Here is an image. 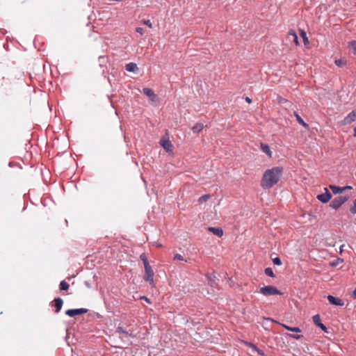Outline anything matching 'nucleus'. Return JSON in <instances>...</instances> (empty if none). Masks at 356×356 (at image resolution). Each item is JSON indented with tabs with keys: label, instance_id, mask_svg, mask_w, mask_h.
I'll list each match as a JSON object with an SVG mask.
<instances>
[{
	"label": "nucleus",
	"instance_id": "obj_20",
	"mask_svg": "<svg viewBox=\"0 0 356 356\" xmlns=\"http://www.w3.org/2000/svg\"><path fill=\"white\" fill-rule=\"evenodd\" d=\"M204 127L203 124L202 123H196L193 127L192 131L193 133H199L202 130Z\"/></svg>",
	"mask_w": 356,
	"mask_h": 356
},
{
	"label": "nucleus",
	"instance_id": "obj_34",
	"mask_svg": "<svg viewBox=\"0 0 356 356\" xmlns=\"http://www.w3.org/2000/svg\"><path fill=\"white\" fill-rule=\"evenodd\" d=\"M174 259L182 261V260H184V257L179 254H176L174 257Z\"/></svg>",
	"mask_w": 356,
	"mask_h": 356
},
{
	"label": "nucleus",
	"instance_id": "obj_10",
	"mask_svg": "<svg viewBox=\"0 0 356 356\" xmlns=\"http://www.w3.org/2000/svg\"><path fill=\"white\" fill-rule=\"evenodd\" d=\"M51 306L55 307V312L58 313L61 310L63 305V299L60 298H55Z\"/></svg>",
	"mask_w": 356,
	"mask_h": 356
},
{
	"label": "nucleus",
	"instance_id": "obj_3",
	"mask_svg": "<svg viewBox=\"0 0 356 356\" xmlns=\"http://www.w3.org/2000/svg\"><path fill=\"white\" fill-rule=\"evenodd\" d=\"M348 200V196H338L331 201L330 207L332 209L337 210L343 204L347 202Z\"/></svg>",
	"mask_w": 356,
	"mask_h": 356
},
{
	"label": "nucleus",
	"instance_id": "obj_31",
	"mask_svg": "<svg viewBox=\"0 0 356 356\" xmlns=\"http://www.w3.org/2000/svg\"><path fill=\"white\" fill-rule=\"evenodd\" d=\"M209 197H210V195H204L201 196V197L199 198V202H205V201H207L208 199H209Z\"/></svg>",
	"mask_w": 356,
	"mask_h": 356
},
{
	"label": "nucleus",
	"instance_id": "obj_7",
	"mask_svg": "<svg viewBox=\"0 0 356 356\" xmlns=\"http://www.w3.org/2000/svg\"><path fill=\"white\" fill-rule=\"evenodd\" d=\"M356 120V111H353L341 122L343 125H348Z\"/></svg>",
	"mask_w": 356,
	"mask_h": 356
},
{
	"label": "nucleus",
	"instance_id": "obj_16",
	"mask_svg": "<svg viewBox=\"0 0 356 356\" xmlns=\"http://www.w3.org/2000/svg\"><path fill=\"white\" fill-rule=\"evenodd\" d=\"M293 115L297 120V122L301 124L302 127H304L306 129H309V124L307 123H306L303 120L302 118L299 115V114L294 111L293 113Z\"/></svg>",
	"mask_w": 356,
	"mask_h": 356
},
{
	"label": "nucleus",
	"instance_id": "obj_21",
	"mask_svg": "<svg viewBox=\"0 0 356 356\" xmlns=\"http://www.w3.org/2000/svg\"><path fill=\"white\" fill-rule=\"evenodd\" d=\"M289 37L291 36L292 38V40H293V42L296 45L299 44L298 35H297L296 33L294 31H289Z\"/></svg>",
	"mask_w": 356,
	"mask_h": 356
},
{
	"label": "nucleus",
	"instance_id": "obj_9",
	"mask_svg": "<svg viewBox=\"0 0 356 356\" xmlns=\"http://www.w3.org/2000/svg\"><path fill=\"white\" fill-rule=\"evenodd\" d=\"M312 319H313V322L314 323V324L316 326H318L319 328H321L325 332H328L327 327L323 323H321V318L318 314L314 315L313 316Z\"/></svg>",
	"mask_w": 356,
	"mask_h": 356
},
{
	"label": "nucleus",
	"instance_id": "obj_12",
	"mask_svg": "<svg viewBox=\"0 0 356 356\" xmlns=\"http://www.w3.org/2000/svg\"><path fill=\"white\" fill-rule=\"evenodd\" d=\"M271 321H273V322H275L277 323H278L279 325H280L282 327H283L285 330H288V331H290V332H296V333H299L301 332V330L298 327H290V326H288L286 324H284V323H280L276 321H274L273 319H270Z\"/></svg>",
	"mask_w": 356,
	"mask_h": 356
},
{
	"label": "nucleus",
	"instance_id": "obj_28",
	"mask_svg": "<svg viewBox=\"0 0 356 356\" xmlns=\"http://www.w3.org/2000/svg\"><path fill=\"white\" fill-rule=\"evenodd\" d=\"M334 63L339 67H342V66L345 65V64H346V61L342 59L335 60Z\"/></svg>",
	"mask_w": 356,
	"mask_h": 356
},
{
	"label": "nucleus",
	"instance_id": "obj_29",
	"mask_svg": "<svg viewBox=\"0 0 356 356\" xmlns=\"http://www.w3.org/2000/svg\"><path fill=\"white\" fill-rule=\"evenodd\" d=\"M251 346L257 352L258 354H259L261 356H266L265 355V353H264V351L260 350L259 348H258L256 346H254V344H252V343H251Z\"/></svg>",
	"mask_w": 356,
	"mask_h": 356
},
{
	"label": "nucleus",
	"instance_id": "obj_5",
	"mask_svg": "<svg viewBox=\"0 0 356 356\" xmlns=\"http://www.w3.org/2000/svg\"><path fill=\"white\" fill-rule=\"evenodd\" d=\"M88 311V309L86 308L70 309L65 312V314L70 317H74L78 315L86 314Z\"/></svg>",
	"mask_w": 356,
	"mask_h": 356
},
{
	"label": "nucleus",
	"instance_id": "obj_15",
	"mask_svg": "<svg viewBox=\"0 0 356 356\" xmlns=\"http://www.w3.org/2000/svg\"><path fill=\"white\" fill-rule=\"evenodd\" d=\"M209 231L210 232H211L212 234L218 236H222V234H223V231L221 228L220 227H210L208 228Z\"/></svg>",
	"mask_w": 356,
	"mask_h": 356
},
{
	"label": "nucleus",
	"instance_id": "obj_35",
	"mask_svg": "<svg viewBox=\"0 0 356 356\" xmlns=\"http://www.w3.org/2000/svg\"><path fill=\"white\" fill-rule=\"evenodd\" d=\"M300 35L303 38L305 42L308 41V38L307 37V34L304 31H301Z\"/></svg>",
	"mask_w": 356,
	"mask_h": 356
},
{
	"label": "nucleus",
	"instance_id": "obj_2",
	"mask_svg": "<svg viewBox=\"0 0 356 356\" xmlns=\"http://www.w3.org/2000/svg\"><path fill=\"white\" fill-rule=\"evenodd\" d=\"M259 293H261L264 296L282 295V293L280 290H278L275 286L270 285L261 287L259 289Z\"/></svg>",
	"mask_w": 356,
	"mask_h": 356
},
{
	"label": "nucleus",
	"instance_id": "obj_36",
	"mask_svg": "<svg viewBox=\"0 0 356 356\" xmlns=\"http://www.w3.org/2000/svg\"><path fill=\"white\" fill-rule=\"evenodd\" d=\"M143 24L148 26L149 27H152V22L149 19H144Z\"/></svg>",
	"mask_w": 356,
	"mask_h": 356
},
{
	"label": "nucleus",
	"instance_id": "obj_11",
	"mask_svg": "<svg viewBox=\"0 0 356 356\" xmlns=\"http://www.w3.org/2000/svg\"><path fill=\"white\" fill-rule=\"evenodd\" d=\"M160 145L166 152H171L172 150V145L168 139H161Z\"/></svg>",
	"mask_w": 356,
	"mask_h": 356
},
{
	"label": "nucleus",
	"instance_id": "obj_22",
	"mask_svg": "<svg viewBox=\"0 0 356 356\" xmlns=\"http://www.w3.org/2000/svg\"><path fill=\"white\" fill-rule=\"evenodd\" d=\"M69 287H70V285L65 280H63L60 282V284H59L60 290L67 291V290H68Z\"/></svg>",
	"mask_w": 356,
	"mask_h": 356
},
{
	"label": "nucleus",
	"instance_id": "obj_26",
	"mask_svg": "<svg viewBox=\"0 0 356 356\" xmlns=\"http://www.w3.org/2000/svg\"><path fill=\"white\" fill-rule=\"evenodd\" d=\"M115 332L116 333H118V334H120V333H123V334H129V331H127V330H125L124 328H123L121 326H118L117 328H116V330H115Z\"/></svg>",
	"mask_w": 356,
	"mask_h": 356
},
{
	"label": "nucleus",
	"instance_id": "obj_42",
	"mask_svg": "<svg viewBox=\"0 0 356 356\" xmlns=\"http://www.w3.org/2000/svg\"><path fill=\"white\" fill-rule=\"evenodd\" d=\"M125 334L126 335H129V336H130L131 337H135V335L131 332H129V334Z\"/></svg>",
	"mask_w": 356,
	"mask_h": 356
},
{
	"label": "nucleus",
	"instance_id": "obj_17",
	"mask_svg": "<svg viewBox=\"0 0 356 356\" xmlns=\"http://www.w3.org/2000/svg\"><path fill=\"white\" fill-rule=\"evenodd\" d=\"M125 70L129 72H134L138 70V67L134 63H129L126 64Z\"/></svg>",
	"mask_w": 356,
	"mask_h": 356
},
{
	"label": "nucleus",
	"instance_id": "obj_18",
	"mask_svg": "<svg viewBox=\"0 0 356 356\" xmlns=\"http://www.w3.org/2000/svg\"><path fill=\"white\" fill-rule=\"evenodd\" d=\"M261 149L263 152L266 154L270 158L272 157V152L267 144L261 143Z\"/></svg>",
	"mask_w": 356,
	"mask_h": 356
},
{
	"label": "nucleus",
	"instance_id": "obj_40",
	"mask_svg": "<svg viewBox=\"0 0 356 356\" xmlns=\"http://www.w3.org/2000/svg\"><path fill=\"white\" fill-rule=\"evenodd\" d=\"M338 264V261H332L330 265L332 266H336Z\"/></svg>",
	"mask_w": 356,
	"mask_h": 356
},
{
	"label": "nucleus",
	"instance_id": "obj_38",
	"mask_svg": "<svg viewBox=\"0 0 356 356\" xmlns=\"http://www.w3.org/2000/svg\"><path fill=\"white\" fill-rule=\"evenodd\" d=\"M352 298L353 299H356V288L353 290V293H352Z\"/></svg>",
	"mask_w": 356,
	"mask_h": 356
},
{
	"label": "nucleus",
	"instance_id": "obj_43",
	"mask_svg": "<svg viewBox=\"0 0 356 356\" xmlns=\"http://www.w3.org/2000/svg\"><path fill=\"white\" fill-rule=\"evenodd\" d=\"M353 131H354V135L356 136V127H354Z\"/></svg>",
	"mask_w": 356,
	"mask_h": 356
},
{
	"label": "nucleus",
	"instance_id": "obj_32",
	"mask_svg": "<svg viewBox=\"0 0 356 356\" xmlns=\"http://www.w3.org/2000/svg\"><path fill=\"white\" fill-rule=\"evenodd\" d=\"M289 337L292 339H297V340H299L303 337L302 335H299V334H289Z\"/></svg>",
	"mask_w": 356,
	"mask_h": 356
},
{
	"label": "nucleus",
	"instance_id": "obj_37",
	"mask_svg": "<svg viewBox=\"0 0 356 356\" xmlns=\"http://www.w3.org/2000/svg\"><path fill=\"white\" fill-rule=\"evenodd\" d=\"M140 299H141V300H145V301H146L147 303H151V301L149 300V299L147 297L145 296H141V297H140Z\"/></svg>",
	"mask_w": 356,
	"mask_h": 356
},
{
	"label": "nucleus",
	"instance_id": "obj_24",
	"mask_svg": "<svg viewBox=\"0 0 356 356\" xmlns=\"http://www.w3.org/2000/svg\"><path fill=\"white\" fill-rule=\"evenodd\" d=\"M140 259L143 261L144 266H147L149 264L145 253L140 255Z\"/></svg>",
	"mask_w": 356,
	"mask_h": 356
},
{
	"label": "nucleus",
	"instance_id": "obj_4",
	"mask_svg": "<svg viewBox=\"0 0 356 356\" xmlns=\"http://www.w3.org/2000/svg\"><path fill=\"white\" fill-rule=\"evenodd\" d=\"M145 268V275H144V280L147 282H148L150 284H152L154 283V271L149 265V264L147 266H144Z\"/></svg>",
	"mask_w": 356,
	"mask_h": 356
},
{
	"label": "nucleus",
	"instance_id": "obj_6",
	"mask_svg": "<svg viewBox=\"0 0 356 356\" xmlns=\"http://www.w3.org/2000/svg\"><path fill=\"white\" fill-rule=\"evenodd\" d=\"M325 193L317 195V199L322 203L328 202L332 198V194L329 192L327 188H324Z\"/></svg>",
	"mask_w": 356,
	"mask_h": 356
},
{
	"label": "nucleus",
	"instance_id": "obj_30",
	"mask_svg": "<svg viewBox=\"0 0 356 356\" xmlns=\"http://www.w3.org/2000/svg\"><path fill=\"white\" fill-rule=\"evenodd\" d=\"M352 214H356V199L353 201V206L350 208Z\"/></svg>",
	"mask_w": 356,
	"mask_h": 356
},
{
	"label": "nucleus",
	"instance_id": "obj_33",
	"mask_svg": "<svg viewBox=\"0 0 356 356\" xmlns=\"http://www.w3.org/2000/svg\"><path fill=\"white\" fill-rule=\"evenodd\" d=\"M136 31L139 33L140 35H143L144 34V29L142 27H137L136 29Z\"/></svg>",
	"mask_w": 356,
	"mask_h": 356
},
{
	"label": "nucleus",
	"instance_id": "obj_13",
	"mask_svg": "<svg viewBox=\"0 0 356 356\" xmlns=\"http://www.w3.org/2000/svg\"><path fill=\"white\" fill-rule=\"evenodd\" d=\"M143 92L146 96L149 97L150 99L154 102L156 99V95L154 94V91L149 88H143Z\"/></svg>",
	"mask_w": 356,
	"mask_h": 356
},
{
	"label": "nucleus",
	"instance_id": "obj_25",
	"mask_svg": "<svg viewBox=\"0 0 356 356\" xmlns=\"http://www.w3.org/2000/svg\"><path fill=\"white\" fill-rule=\"evenodd\" d=\"M349 47L353 50L354 54L356 55V41L353 40L349 42Z\"/></svg>",
	"mask_w": 356,
	"mask_h": 356
},
{
	"label": "nucleus",
	"instance_id": "obj_39",
	"mask_svg": "<svg viewBox=\"0 0 356 356\" xmlns=\"http://www.w3.org/2000/svg\"><path fill=\"white\" fill-rule=\"evenodd\" d=\"M343 188L344 189V191H345L348 190V189H352L353 187L350 186H346L343 187Z\"/></svg>",
	"mask_w": 356,
	"mask_h": 356
},
{
	"label": "nucleus",
	"instance_id": "obj_8",
	"mask_svg": "<svg viewBox=\"0 0 356 356\" xmlns=\"http://www.w3.org/2000/svg\"><path fill=\"white\" fill-rule=\"evenodd\" d=\"M327 299L330 304L336 305V306H340L342 307L344 305V301L339 298H336L332 295H328L327 296Z\"/></svg>",
	"mask_w": 356,
	"mask_h": 356
},
{
	"label": "nucleus",
	"instance_id": "obj_23",
	"mask_svg": "<svg viewBox=\"0 0 356 356\" xmlns=\"http://www.w3.org/2000/svg\"><path fill=\"white\" fill-rule=\"evenodd\" d=\"M264 272L267 276L270 277H275V274L271 268H270V267L266 268L265 269Z\"/></svg>",
	"mask_w": 356,
	"mask_h": 356
},
{
	"label": "nucleus",
	"instance_id": "obj_41",
	"mask_svg": "<svg viewBox=\"0 0 356 356\" xmlns=\"http://www.w3.org/2000/svg\"><path fill=\"white\" fill-rule=\"evenodd\" d=\"M245 101H246L248 103H249V104L252 102L251 99H250V97H245Z\"/></svg>",
	"mask_w": 356,
	"mask_h": 356
},
{
	"label": "nucleus",
	"instance_id": "obj_14",
	"mask_svg": "<svg viewBox=\"0 0 356 356\" xmlns=\"http://www.w3.org/2000/svg\"><path fill=\"white\" fill-rule=\"evenodd\" d=\"M206 276H207L209 284L211 287H215L216 284V275L213 273H211V274H207Z\"/></svg>",
	"mask_w": 356,
	"mask_h": 356
},
{
	"label": "nucleus",
	"instance_id": "obj_1",
	"mask_svg": "<svg viewBox=\"0 0 356 356\" xmlns=\"http://www.w3.org/2000/svg\"><path fill=\"white\" fill-rule=\"evenodd\" d=\"M283 173V168L273 167L266 170L262 177L261 186L264 188H270L277 184Z\"/></svg>",
	"mask_w": 356,
	"mask_h": 356
},
{
	"label": "nucleus",
	"instance_id": "obj_27",
	"mask_svg": "<svg viewBox=\"0 0 356 356\" xmlns=\"http://www.w3.org/2000/svg\"><path fill=\"white\" fill-rule=\"evenodd\" d=\"M273 262L276 266H281L282 264V261L280 257H276L273 259Z\"/></svg>",
	"mask_w": 356,
	"mask_h": 356
},
{
	"label": "nucleus",
	"instance_id": "obj_19",
	"mask_svg": "<svg viewBox=\"0 0 356 356\" xmlns=\"http://www.w3.org/2000/svg\"><path fill=\"white\" fill-rule=\"evenodd\" d=\"M329 188L331 189L334 194H339L344 192L343 187L337 186L334 185H330Z\"/></svg>",
	"mask_w": 356,
	"mask_h": 356
}]
</instances>
